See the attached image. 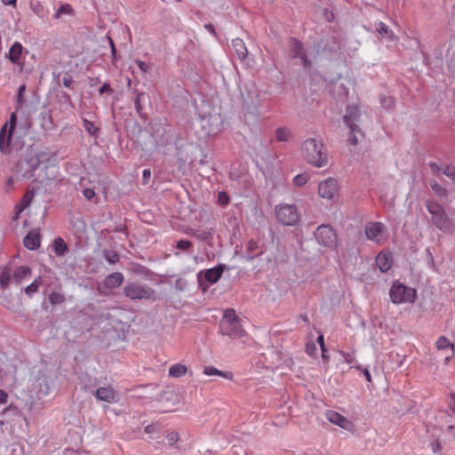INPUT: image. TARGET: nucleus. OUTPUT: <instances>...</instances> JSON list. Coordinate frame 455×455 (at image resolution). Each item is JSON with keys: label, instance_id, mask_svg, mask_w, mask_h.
I'll return each instance as SVG.
<instances>
[{"label": "nucleus", "instance_id": "nucleus-1", "mask_svg": "<svg viewBox=\"0 0 455 455\" xmlns=\"http://www.w3.org/2000/svg\"><path fill=\"white\" fill-rule=\"evenodd\" d=\"M304 159L315 167H323L327 164V154L323 150V144L315 139H308L302 145Z\"/></svg>", "mask_w": 455, "mask_h": 455}, {"label": "nucleus", "instance_id": "nucleus-2", "mask_svg": "<svg viewBox=\"0 0 455 455\" xmlns=\"http://www.w3.org/2000/svg\"><path fill=\"white\" fill-rule=\"evenodd\" d=\"M220 331L222 335H227L231 339H239L245 335V331L233 308L225 310L220 323Z\"/></svg>", "mask_w": 455, "mask_h": 455}, {"label": "nucleus", "instance_id": "nucleus-3", "mask_svg": "<svg viewBox=\"0 0 455 455\" xmlns=\"http://www.w3.org/2000/svg\"><path fill=\"white\" fill-rule=\"evenodd\" d=\"M426 207L431 215V222L438 229L445 231L451 227V220L448 217L443 205L434 200H427Z\"/></svg>", "mask_w": 455, "mask_h": 455}, {"label": "nucleus", "instance_id": "nucleus-4", "mask_svg": "<svg viewBox=\"0 0 455 455\" xmlns=\"http://www.w3.org/2000/svg\"><path fill=\"white\" fill-rule=\"evenodd\" d=\"M389 295L392 302L395 304L412 303L416 299V290L396 283L390 288Z\"/></svg>", "mask_w": 455, "mask_h": 455}, {"label": "nucleus", "instance_id": "nucleus-5", "mask_svg": "<svg viewBox=\"0 0 455 455\" xmlns=\"http://www.w3.org/2000/svg\"><path fill=\"white\" fill-rule=\"evenodd\" d=\"M275 216L277 220L285 226H293L299 220L297 207L293 204H280L275 207Z\"/></svg>", "mask_w": 455, "mask_h": 455}, {"label": "nucleus", "instance_id": "nucleus-6", "mask_svg": "<svg viewBox=\"0 0 455 455\" xmlns=\"http://www.w3.org/2000/svg\"><path fill=\"white\" fill-rule=\"evenodd\" d=\"M124 293L131 299H149L155 295L152 289L136 283H130L125 285Z\"/></svg>", "mask_w": 455, "mask_h": 455}, {"label": "nucleus", "instance_id": "nucleus-7", "mask_svg": "<svg viewBox=\"0 0 455 455\" xmlns=\"http://www.w3.org/2000/svg\"><path fill=\"white\" fill-rule=\"evenodd\" d=\"M315 237L318 243L332 248L336 245L337 235L333 228L327 225H321L315 232Z\"/></svg>", "mask_w": 455, "mask_h": 455}, {"label": "nucleus", "instance_id": "nucleus-8", "mask_svg": "<svg viewBox=\"0 0 455 455\" xmlns=\"http://www.w3.org/2000/svg\"><path fill=\"white\" fill-rule=\"evenodd\" d=\"M319 196L326 200L333 201L339 196L338 182L335 179L329 178L318 185Z\"/></svg>", "mask_w": 455, "mask_h": 455}, {"label": "nucleus", "instance_id": "nucleus-9", "mask_svg": "<svg viewBox=\"0 0 455 455\" xmlns=\"http://www.w3.org/2000/svg\"><path fill=\"white\" fill-rule=\"evenodd\" d=\"M383 224L380 222H371L365 227L366 236L376 243L382 241Z\"/></svg>", "mask_w": 455, "mask_h": 455}, {"label": "nucleus", "instance_id": "nucleus-10", "mask_svg": "<svg viewBox=\"0 0 455 455\" xmlns=\"http://www.w3.org/2000/svg\"><path fill=\"white\" fill-rule=\"evenodd\" d=\"M8 124H4L0 130V151L3 154L11 153V142L12 138V132L7 130Z\"/></svg>", "mask_w": 455, "mask_h": 455}, {"label": "nucleus", "instance_id": "nucleus-11", "mask_svg": "<svg viewBox=\"0 0 455 455\" xmlns=\"http://www.w3.org/2000/svg\"><path fill=\"white\" fill-rule=\"evenodd\" d=\"M347 114L343 117L345 124L349 127V129H352V132L355 131L360 132V129L356 124V122L360 117V110L357 107H349L347 109Z\"/></svg>", "mask_w": 455, "mask_h": 455}, {"label": "nucleus", "instance_id": "nucleus-12", "mask_svg": "<svg viewBox=\"0 0 455 455\" xmlns=\"http://www.w3.org/2000/svg\"><path fill=\"white\" fill-rule=\"evenodd\" d=\"M326 417L330 422L344 429H350L353 427V424L350 420L337 411H328L326 412Z\"/></svg>", "mask_w": 455, "mask_h": 455}, {"label": "nucleus", "instance_id": "nucleus-13", "mask_svg": "<svg viewBox=\"0 0 455 455\" xmlns=\"http://www.w3.org/2000/svg\"><path fill=\"white\" fill-rule=\"evenodd\" d=\"M24 246L31 251H35L40 247L41 244V237L39 230L33 229L31 230L23 240Z\"/></svg>", "mask_w": 455, "mask_h": 455}, {"label": "nucleus", "instance_id": "nucleus-14", "mask_svg": "<svg viewBox=\"0 0 455 455\" xmlns=\"http://www.w3.org/2000/svg\"><path fill=\"white\" fill-rule=\"evenodd\" d=\"M392 262V255L389 252L381 251L376 258V264L382 273H385L391 268Z\"/></svg>", "mask_w": 455, "mask_h": 455}, {"label": "nucleus", "instance_id": "nucleus-15", "mask_svg": "<svg viewBox=\"0 0 455 455\" xmlns=\"http://www.w3.org/2000/svg\"><path fill=\"white\" fill-rule=\"evenodd\" d=\"M95 396L98 400L107 403H114L116 401V392L109 387H99L95 391Z\"/></svg>", "mask_w": 455, "mask_h": 455}, {"label": "nucleus", "instance_id": "nucleus-16", "mask_svg": "<svg viewBox=\"0 0 455 455\" xmlns=\"http://www.w3.org/2000/svg\"><path fill=\"white\" fill-rule=\"evenodd\" d=\"M124 276L121 273L116 272L108 275L104 280V285L107 288L114 289L122 284Z\"/></svg>", "mask_w": 455, "mask_h": 455}, {"label": "nucleus", "instance_id": "nucleus-17", "mask_svg": "<svg viewBox=\"0 0 455 455\" xmlns=\"http://www.w3.org/2000/svg\"><path fill=\"white\" fill-rule=\"evenodd\" d=\"M232 47L235 50L238 59L243 60L248 55V51L243 41L240 38L232 40Z\"/></svg>", "mask_w": 455, "mask_h": 455}, {"label": "nucleus", "instance_id": "nucleus-18", "mask_svg": "<svg viewBox=\"0 0 455 455\" xmlns=\"http://www.w3.org/2000/svg\"><path fill=\"white\" fill-rule=\"evenodd\" d=\"M223 270L224 268L223 266L221 265L216 267L210 268L205 271V279L211 283H215L221 277Z\"/></svg>", "mask_w": 455, "mask_h": 455}, {"label": "nucleus", "instance_id": "nucleus-19", "mask_svg": "<svg viewBox=\"0 0 455 455\" xmlns=\"http://www.w3.org/2000/svg\"><path fill=\"white\" fill-rule=\"evenodd\" d=\"M23 46L20 43L15 42L9 50L8 58L12 63H18L21 53H22Z\"/></svg>", "mask_w": 455, "mask_h": 455}, {"label": "nucleus", "instance_id": "nucleus-20", "mask_svg": "<svg viewBox=\"0 0 455 455\" xmlns=\"http://www.w3.org/2000/svg\"><path fill=\"white\" fill-rule=\"evenodd\" d=\"M188 372V367L182 363H176L170 367L169 376L172 378H180L186 375Z\"/></svg>", "mask_w": 455, "mask_h": 455}, {"label": "nucleus", "instance_id": "nucleus-21", "mask_svg": "<svg viewBox=\"0 0 455 455\" xmlns=\"http://www.w3.org/2000/svg\"><path fill=\"white\" fill-rule=\"evenodd\" d=\"M304 53L303 44L296 38L291 39V57L299 58Z\"/></svg>", "mask_w": 455, "mask_h": 455}, {"label": "nucleus", "instance_id": "nucleus-22", "mask_svg": "<svg viewBox=\"0 0 455 455\" xmlns=\"http://www.w3.org/2000/svg\"><path fill=\"white\" fill-rule=\"evenodd\" d=\"M31 272L30 267L27 266L18 267L13 273V280L15 283H20L23 278L31 275Z\"/></svg>", "mask_w": 455, "mask_h": 455}, {"label": "nucleus", "instance_id": "nucleus-23", "mask_svg": "<svg viewBox=\"0 0 455 455\" xmlns=\"http://www.w3.org/2000/svg\"><path fill=\"white\" fill-rule=\"evenodd\" d=\"M376 31L382 38H387L392 40L395 37L394 32L390 30L385 23L381 21L376 25Z\"/></svg>", "mask_w": 455, "mask_h": 455}, {"label": "nucleus", "instance_id": "nucleus-24", "mask_svg": "<svg viewBox=\"0 0 455 455\" xmlns=\"http://www.w3.org/2000/svg\"><path fill=\"white\" fill-rule=\"evenodd\" d=\"M11 268L9 267H0V285L5 289L11 283Z\"/></svg>", "mask_w": 455, "mask_h": 455}, {"label": "nucleus", "instance_id": "nucleus-25", "mask_svg": "<svg viewBox=\"0 0 455 455\" xmlns=\"http://www.w3.org/2000/svg\"><path fill=\"white\" fill-rule=\"evenodd\" d=\"M275 140L280 142H287L291 138V132L285 127H279L275 132Z\"/></svg>", "mask_w": 455, "mask_h": 455}, {"label": "nucleus", "instance_id": "nucleus-26", "mask_svg": "<svg viewBox=\"0 0 455 455\" xmlns=\"http://www.w3.org/2000/svg\"><path fill=\"white\" fill-rule=\"evenodd\" d=\"M186 234L195 236L197 239L201 241H206L212 236V233L210 230H196V229H189L186 232Z\"/></svg>", "mask_w": 455, "mask_h": 455}, {"label": "nucleus", "instance_id": "nucleus-27", "mask_svg": "<svg viewBox=\"0 0 455 455\" xmlns=\"http://www.w3.org/2000/svg\"><path fill=\"white\" fill-rule=\"evenodd\" d=\"M204 374L208 375V376H212V375H218V376H221L225 379H232L233 378V373L230 372V371H220L219 370H217L216 368L212 367V366H207L204 368Z\"/></svg>", "mask_w": 455, "mask_h": 455}, {"label": "nucleus", "instance_id": "nucleus-28", "mask_svg": "<svg viewBox=\"0 0 455 455\" xmlns=\"http://www.w3.org/2000/svg\"><path fill=\"white\" fill-rule=\"evenodd\" d=\"M34 197L33 194L27 193L23 196L19 204L16 205L17 215H19L25 208H27Z\"/></svg>", "mask_w": 455, "mask_h": 455}, {"label": "nucleus", "instance_id": "nucleus-29", "mask_svg": "<svg viewBox=\"0 0 455 455\" xmlns=\"http://www.w3.org/2000/svg\"><path fill=\"white\" fill-rule=\"evenodd\" d=\"M42 277L37 276L33 283L25 288V292L28 296L31 297L34 293L38 291L40 285L42 284Z\"/></svg>", "mask_w": 455, "mask_h": 455}, {"label": "nucleus", "instance_id": "nucleus-30", "mask_svg": "<svg viewBox=\"0 0 455 455\" xmlns=\"http://www.w3.org/2000/svg\"><path fill=\"white\" fill-rule=\"evenodd\" d=\"M54 251L57 255L62 256L68 251V246L62 238H57L54 240Z\"/></svg>", "mask_w": 455, "mask_h": 455}, {"label": "nucleus", "instance_id": "nucleus-31", "mask_svg": "<svg viewBox=\"0 0 455 455\" xmlns=\"http://www.w3.org/2000/svg\"><path fill=\"white\" fill-rule=\"evenodd\" d=\"M430 187L433 192L439 197H445L448 195L447 190L442 187L436 180H430Z\"/></svg>", "mask_w": 455, "mask_h": 455}, {"label": "nucleus", "instance_id": "nucleus-32", "mask_svg": "<svg viewBox=\"0 0 455 455\" xmlns=\"http://www.w3.org/2000/svg\"><path fill=\"white\" fill-rule=\"evenodd\" d=\"M436 347L438 350H444L451 347L453 351L454 345L446 337L442 336L436 341Z\"/></svg>", "mask_w": 455, "mask_h": 455}, {"label": "nucleus", "instance_id": "nucleus-33", "mask_svg": "<svg viewBox=\"0 0 455 455\" xmlns=\"http://www.w3.org/2000/svg\"><path fill=\"white\" fill-rule=\"evenodd\" d=\"M104 259L110 264H116L119 261L120 257L116 251H103Z\"/></svg>", "mask_w": 455, "mask_h": 455}, {"label": "nucleus", "instance_id": "nucleus-34", "mask_svg": "<svg viewBox=\"0 0 455 455\" xmlns=\"http://www.w3.org/2000/svg\"><path fill=\"white\" fill-rule=\"evenodd\" d=\"M49 301L52 305L61 304L65 301V297L60 293L53 291L49 295Z\"/></svg>", "mask_w": 455, "mask_h": 455}, {"label": "nucleus", "instance_id": "nucleus-35", "mask_svg": "<svg viewBox=\"0 0 455 455\" xmlns=\"http://www.w3.org/2000/svg\"><path fill=\"white\" fill-rule=\"evenodd\" d=\"M73 9L70 4H61L60 7L58 9L56 13L54 14V17L56 19H60L62 14H70L72 12Z\"/></svg>", "mask_w": 455, "mask_h": 455}, {"label": "nucleus", "instance_id": "nucleus-36", "mask_svg": "<svg viewBox=\"0 0 455 455\" xmlns=\"http://www.w3.org/2000/svg\"><path fill=\"white\" fill-rule=\"evenodd\" d=\"M308 180V176L305 173L298 174L293 179V184L297 187L304 186Z\"/></svg>", "mask_w": 455, "mask_h": 455}, {"label": "nucleus", "instance_id": "nucleus-37", "mask_svg": "<svg viewBox=\"0 0 455 455\" xmlns=\"http://www.w3.org/2000/svg\"><path fill=\"white\" fill-rule=\"evenodd\" d=\"M134 93H136V99L134 101L136 111L140 116L142 114V106H141V98L145 95L144 92H139L137 90H134Z\"/></svg>", "mask_w": 455, "mask_h": 455}, {"label": "nucleus", "instance_id": "nucleus-38", "mask_svg": "<svg viewBox=\"0 0 455 455\" xmlns=\"http://www.w3.org/2000/svg\"><path fill=\"white\" fill-rule=\"evenodd\" d=\"M317 342H318V344L321 347L323 360L325 361V362H328L329 361V355H327V349L325 348V346H324V339H323V334H320L318 336Z\"/></svg>", "mask_w": 455, "mask_h": 455}, {"label": "nucleus", "instance_id": "nucleus-39", "mask_svg": "<svg viewBox=\"0 0 455 455\" xmlns=\"http://www.w3.org/2000/svg\"><path fill=\"white\" fill-rule=\"evenodd\" d=\"M443 173L450 178L455 184V166L446 165L443 170Z\"/></svg>", "mask_w": 455, "mask_h": 455}, {"label": "nucleus", "instance_id": "nucleus-40", "mask_svg": "<svg viewBox=\"0 0 455 455\" xmlns=\"http://www.w3.org/2000/svg\"><path fill=\"white\" fill-rule=\"evenodd\" d=\"M84 129L91 134L95 135L97 133L98 129L94 127V124L92 122L84 119Z\"/></svg>", "mask_w": 455, "mask_h": 455}, {"label": "nucleus", "instance_id": "nucleus-41", "mask_svg": "<svg viewBox=\"0 0 455 455\" xmlns=\"http://www.w3.org/2000/svg\"><path fill=\"white\" fill-rule=\"evenodd\" d=\"M176 247L181 251H188L192 247L191 242L188 240H180L177 243Z\"/></svg>", "mask_w": 455, "mask_h": 455}, {"label": "nucleus", "instance_id": "nucleus-42", "mask_svg": "<svg viewBox=\"0 0 455 455\" xmlns=\"http://www.w3.org/2000/svg\"><path fill=\"white\" fill-rule=\"evenodd\" d=\"M6 124H8L7 130L12 131L13 132L16 124H17V116L15 113L11 114L9 122H7Z\"/></svg>", "mask_w": 455, "mask_h": 455}, {"label": "nucleus", "instance_id": "nucleus-43", "mask_svg": "<svg viewBox=\"0 0 455 455\" xmlns=\"http://www.w3.org/2000/svg\"><path fill=\"white\" fill-rule=\"evenodd\" d=\"M247 249L251 252H254L260 249V243L259 241L251 240L248 243Z\"/></svg>", "mask_w": 455, "mask_h": 455}, {"label": "nucleus", "instance_id": "nucleus-44", "mask_svg": "<svg viewBox=\"0 0 455 455\" xmlns=\"http://www.w3.org/2000/svg\"><path fill=\"white\" fill-rule=\"evenodd\" d=\"M166 439L168 440L170 445H173L180 439L179 434L177 432H171L166 435Z\"/></svg>", "mask_w": 455, "mask_h": 455}, {"label": "nucleus", "instance_id": "nucleus-45", "mask_svg": "<svg viewBox=\"0 0 455 455\" xmlns=\"http://www.w3.org/2000/svg\"><path fill=\"white\" fill-rule=\"evenodd\" d=\"M382 107L390 109L394 106V100L391 97H385L381 100Z\"/></svg>", "mask_w": 455, "mask_h": 455}, {"label": "nucleus", "instance_id": "nucleus-46", "mask_svg": "<svg viewBox=\"0 0 455 455\" xmlns=\"http://www.w3.org/2000/svg\"><path fill=\"white\" fill-rule=\"evenodd\" d=\"M218 201L220 204L226 205L228 204L229 197L226 192H220L218 196Z\"/></svg>", "mask_w": 455, "mask_h": 455}, {"label": "nucleus", "instance_id": "nucleus-47", "mask_svg": "<svg viewBox=\"0 0 455 455\" xmlns=\"http://www.w3.org/2000/svg\"><path fill=\"white\" fill-rule=\"evenodd\" d=\"M356 133H359L361 136H363L361 132H359L358 131H355V132H352V129H350L348 141L354 146H355L358 143V139H357Z\"/></svg>", "mask_w": 455, "mask_h": 455}, {"label": "nucleus", "instance_id": "nucleus-48", "mask_svg": "<svg viewBox=\"0 0 455 455\" xmlns=\"http://www.w3.org/2000/svg\"><path fill=\"white\" fill-rule=\"evenodd\" d=\"M316 351V346L314 342H309L306 345V352L309 355H313Z\"/></svg>", "mask_w": 455, "mask_h": 455}, {"label": "nucleus", "instance_id": "nucleus-49", "mask_svg": "<svg viewBox=\"0 0 455 455\" xmlns=\"http://www.w3.org/2000/svg\"><path fill=\"white\" fill-rule=\"evenodd\" d=\"M136 64L138 65V67L143 73L148 72L149 67L146 62H144L140 60H137Z\"/></svg>", "mask_w": 455, "mask_h": 455}, {"label": "nucleus", "instance_id": "nucleus-50", "mask_svg": "<svg viewBox=\"0 0 455 455\" xmlns=\"http://www.w3.org/2000/svg\"><path fill=\"white\" fill-rule=\"evenodd\" d=\"M431 449L434 452H439L442 450V444L439 440H435L431 443Z\"/></svg>", "mask_w": 455, "mask_h": 455}, {"label": "nucleus", "instance_id": "nucleus-51", "mask_svg": "<svg viewBox=\"0 0 455 455\" xmlns=\"http://www.w3.org/2000/svg\"><path fill=\"white\" fill-rule=\"evenodd\" d=\"M83 195L84 196L85 198L92 199V197H94L95 192L92 188H85L83 191Z\"/></svg>", "mask_w": 455, "mask_h": 455}, {"label": "nucleus", "instance_id": "nucleus-52", "mask_svg": "<svg viewBox=\"0 0 455 455\" xmlns=\"http://www.w3.org/2000/svg\"><path fill=\"white\" fill-rule=\"evenodd\" d=\"M299 59L302 60L303 66L306 68H311V61L307 59V57L305 52L299 57Z\"/></svg>", "mask_w": 455, "mask_h": 455}, {"label": "nucleus", "instance_id": "nucleus-53", "mask_svg": "<svg viewBox=\"0 0 455 455\" xmlns=\"http://www.w3.org/2000/svg\"><path fill=\"white\" fill-rule=\"evenodd\" d=\"M113 90L112 88L110 87V85L107 83H105L99 90V92L100 94H103L104 92H112Z\"/></svg>", "mask_w": 455, "mask_h": 455}, {"label": "nucleus", "instance_id": "nucleus-54", "mask_svg": "<svg viewBox=\"0 0 455 455\" xmlns=\"http://www.w3.org/2000/svg\"><path fill=\"white\" fill-rule=\"evenodd\" d=\"M150 176H151L150 170L145 169L142 172V177H143V180H144L145 184L148 183V180L150 179Z\"/></svg>", "mask_w": 455, "mask_h": 455}, {"label": "nucleus", "instance_id": "nucleus-55", "mask_svg": "<svg viewBox=\"0 0 455 455\" xmlns=\"http://www.w3.org/2000/svg\"><path fill=\"white\" fill-rule=\"evenodd\" d=\"M8 395L5 391L0 389V403H7Z\"/></svg>", "mask_w": 455, "mask_h": 455}, {"label": "nucleus", "instance_id": "nucleus-56", "mask_svg": "<svg viewBox=\"0 0 455 455\" xmlns=\"http://www.w3.org/2000/svg\"><path fill=\"white\" fill-rule=\"evenodd\" d=\"M429 167L431 168L432 172L435 174L438 173L439 171L441 170L440 166L437 164L433 163V162L429 163Z\"/></svg>", "mask_w": 455, "mask_h": 455}, {"label": "nucleus", "instance_id": "nucleus-57", "mask_svg": "<svg viewBox=\"0 0 455 455\" xmlns=\"http://www.w3.org/2000/svg\"><path fill=\"white\" fill-rule=\"evenodd\" d=\"M73 83V79L71 76H66L63 78V84L66 87H70Z\"/></svg>", "mask_w": 455, "mask_h": 455}, {"label": "nucleus", "instance_id": "nucleus-58", "mask_svg": "<svg viewBox=\"0 0 455 455\" xmlns=\"http://www.w3.org/2000/svg\"><path fill=\"white\" fill-rule=\"evenodd\" d=\"M108 39L109 44H110V46H111V53H112V56H113V58L115 59V58H116V47H115L114 42H113V40L111 39V37H108Z\"/></svg>", "mask_w": 455, "mask_h": 455}, {"label": "nucleus", "instance_id": "nucleus-59", "mask_svg": "<svg viewBox=\"0 0 455 455\" xmlns=\"http://www.w3.org/2000/svg\"><path fill=\"white\" fill-rule=\"evenodd\" d=\"M450 408L455 413V395L451 394Z\"/></svg>", "mask_w": 455, "mask_h": 455}, {"label": "nucleus", "instance_id": "nucleus-60", "mask_svg": "<svg viewBox=\"0 0 455 455\" xmlns=\"http://www.w3.org/2000/svg\"><path fill=\"white\" fill-rule=\"evenodd\" d=\"M204 28L210 32L212 33V35L216 36V31H215V28H214V26L211 23L209 24H206L204 26Z\"/></svg>", "mask_w": 455, "mask_h": 455}, {"label": "nucleus", "instance_id": "nucleus-61", "mask_svg": "<svg viewBox=\"0 0 455 455\" xmlns=\"http://www.w3.org/2000/svg\"><path fill=\"white\" fill-rule=\"evenodd\" d=\"M342 355L344 356V359L347 363H351L353 362V357L351 355L347 354V353H342Z\"/></svg>", "mask_w": 455, "mask_h": 455}, {"label": "nucleus", "instance_id": "nucleus-62", "mask_svg": "<svg viewBox=\"0 0 455 455\" xmlns=\"http://www.w3.org/2000/svg\"><path fill=\"white\" fill-rule=\"evenodd\" d=\"M363 374L365 376L366 380L368 382H371V374H370L369 371L367 369H363Z\"/></svg>", "mask_w": 455, "mask_h": 455}, {"label": "nucleus", "instance_id": "nucleus-63", "mask_svg": "<svg viewBox=\"0 0 455 455\" xmlns=\"http://www.w3.org/2000/svg\"><path fill=\"white\" fill-rule=\"evenodd\" d=\"M155 431V427L153 425H148L145 427V432L147 434H150Z\"/></svg>", "mask_w": 455, "mask_h": 455}, {"label": "nucleus", "instance_id": "nucleus-64", "mask_svg": "<svg viewBox=\"0 0 455 455\" xmlns=\"http://www.w3.org/2000/svg\"><path fill=\"white\" fill-rule=\"evenodd\" d=\"M25 91V85H21L20 88H19V94H18V100H20V98H21V94H23V92Z\"/></svg>", "mask_w": 455, "mask_h": 455}]
</instances>
